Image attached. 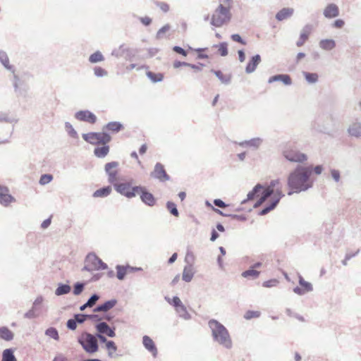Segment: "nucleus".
<instances>
[{
    "mask_svg": "<svg viewBox=\"0 0 361 361\" xmlns=\"http://www.w3.org/2000/svg\"><path fill=\"white\" fill-rule=\"evenodd\" d=\"M166 207L167 208V209L169 210V212L174 216H179V212L177 209V206L176 204L171 202V201H168L166 204Z\"/></svg>",
    "mask_w": 361,
    "mask_h": 361,
    "instance_id": "nucleus-45",
    "label": "nucleus"
},
{
    "mask_svg": "<svg viewBox=\"0 0 361 361\" xmlns=\"http://www.w3.org/2000/svg\"><path fill=\"white\" fill-rule=\"evenodd\" d=\"M283 156L289 161L304 163L307 160V156L295 148H287L283 151Z\"/></svg>",
    "mask_w": 361,
    "mask_h": 361,
    "instance_id": "nucleus-7",
    "label": "nucleus"
},
{
    "mask_svg": "<svg viewBox=\"0 0 361 361\" xmlns=\"http://www.w3.org/2000/svg\"><path fill=\"white\" fill-rule=\"evenodd\" d=\"M71 290V287L70 285L60 283H59L58 287L55 290V295L57 296L66 295L69 293Z\"/></svg>",
    "mask_w": 361,
    "mask_h": 361,
    "instance_id": "nucleus-30",
    "label": "nucleus"
},
{
    "mask_svg": "<svg viewBox=\"0 0 361 361\" xmlns=\"http://www.w3.org/2000/svg\"><path fill=\"white\" fill-rule=\"evenodd\" d=\"M146 74L148 78L153 82H159L164 79V75L161 73H156L152 71H147Z\"/></svg>",
    "mask_w": 361,
    "mask_h": 361,
    "instance_id": "nucleus-40",
    "label": "nucleus"
},
{
    "mask_svg": "<svg viewBox=\"0 0 361 361\" xmlns=\"http://www.w3.org/2000/svg\"><path fill=\"white\" fill-rule=\"evenodd\" d=\"M142 343L145 348L152 354L154 357H157L158 353L157 348L154 342L149 336H144L142 337Z\"/></svg>",
    "mask_w": 361,
    "mask_h": 361,
    "instance_id": "nucleus-20",
    "label": "nucleus"
},
{
    "mask_svg": "<svg viewBox=\"0 0 361 361\" xmlns=\"http://www.w3.org/2000/svg\"><path fill=\"white\" fill-rule=\"evenodd\" d=\"M119 163L116 161L108 162L104 165V171L108 176V182L114 184L117 181Z\"/></svg>",
    "mask_w": 361,
    "mask_h": 361,
    "instance_id": "nucleus-8",
    "label": "nucleus"
},
{
    "mask_svg": "<svg viewBox=\"0 0 361 361\" xmlns=\"http://www.w3.org/2000/svg\"><path fill=\"white\" fill-rule=\"evenodd\" d=\"M170 305L174 307L175 310L183 305L182 301L178 296H173L170 301Z\"/></svg>",
    "mask_w": 361,
    "mask_h": 361,
    "instance_id": "nucleus-59",
    "label": "nucleus"
},
{
    "mask_svg": "<svg viewBox=\"0 0 361 361\" xmlns=\"http://www.w3.org/2000/svg\"><path fill=\"white\" fill-rule=\"evenodd\" d=\"M94 73L99 78L106 76L108 74L107 71L100 66H95L94 68Z\"/></svg>",
    "mask_w": 361,
    "mask_h": 361,
    "instance_id": "nucleus-56",
    "label": "nucleus"
},
{
    "mask_svg": "<svg viewBox=\"0 0 361 361\" xmlns=\"http://www.w3.org/2000/svg\"><path fill=\"white\" fill-rule=\"evenodd\" d=\"M111 191H112L111 186H110V185L104 186V187H102V188L97 190L96 191H94L93 193V197H106L111 194Z\"/></svg>",
    "mask_w": 361,
    "mask_h": 361,
    "instance_id": "nucleus-26",
    "label": "nucleus"
},
{
    "mask_svg": "<svg viewBox=\"0 0 361 361\" xmlns=\"http://www.w3.org/2000/svg\"><path fill=\"white\" fill-rule=\"evenodd\" d=\"M8 192V187L0 185V204L4 207H8L11 203L16 202L15 197Z\"/></svg>",
    "mask_w": 361,
    "mask_h": 361,
    "instance_id": "nucleus-15",
    "label": "nucleus"
},
{
    "mask_svg": "<svg viewBox=\"0 0 361 361\" xmlns=\"http://www.w3.org/2000/svg\"><path fill=\"white\" fill-rule=\"evenodd\" d=\"M263 188V185L260 183H257L251 191H250L247 195V199L243 200L241 202V204H245L248 200H253L257 194L260 192V190Z\"/></svg>",
    "mask_w": 361,
    "mask_h": 361,
    "instance_id": "nucleus-25",
    "label": "nucleus"
},
{
    "mask_svg": "<svg viewBox=\"0 0 361 361\" xmlns=\"http://www.w3.org/2000/svg\"><path fill=\"white\" fill-rule=\"evenodd\" d=\"M331 176L332 178L336 182H339L341 179L340 171L337 169H331Z\"/></svg>",
    "mask_w": 361,
    "mask_h": 361,
    "instance_id": "nucleus-64",
    "label": "nucleus"
},
{
    "mask_svg": "<svg viewBox=\"0 0 361 361\" xmlns=\"http://www.w3.org/2000/svg\"><path fill=\"white\" fill-rule=\"evenodd\" d=\"M214 341L226 349H231L233 343L227 329L216 319H210L208 322Z\"/></svg>",
    "mask_w": 361,
    "mask_h": 361,
    "instance_id": "nucleus-2",
    "label": "nucleus"
},
{
    "mask_svg": "<svg viewBox=\"0 0 361 361\" xmlns=\"http://www.w3.org/2000/svg\"><path fill=\"white\" fill-rule=\"evenodd\" d=\"M104 128L109 131L118 133L123 128V126L118 121H111L108 123Z\"/></svg>",
    "mask_w": 361,
    "mask_h": 361,
    "instance_id": "nucleus-29",
    "label": "nucleus"
},
{
    "mask_svg": "<svg viewBox=\"0 0 361 361\" xmlns=\"http://www.w3.org/2000/svg\"><path fill=\"white\" fill-rule=\"evenodd\" d=\"M104 60V57L101 51H97L92 54L89 57V61L92 63H96Z\"/></svg>",
    "mask_w": 361,
    "mask_h": 361,
    "instance_id": "nucleus-41",
    "label": "nucleus"
},
{
    "mask_svg": "<svg viewBox=\"0 0 361 361\" xmlns=\"http://www.w3.org/2000/svg\"><path fill=\"white\" fill-rule=\"evenodd\" d=\"M231 19L230 6L226 7L220 4L212 16L210 24L214 27H219L228 23Z\"/></svg>",
    "mask_w": 361,
    "mask_h": 361,
    "instance_id": "nucleus-3",
    "label": "nucleus"
},
{
    "mask_svg": "<svg viewBox=\"0 0 361 361\" xmlns=\"http://www.w3.org/2000/svg\"><path fill=\"white\" fill-rule=\"evenodd\" d=\"M263 142V140L260 137H254L248 140H244L240 142H234L242 147H250L253 149H257Z\"/></svg>",
    "mask_w": 361,
    "mask_h": 361,
    "instance_id": "nucleus-17",
    "label": "nucleus"
},
{
    "mask_svg": "<svg viewBox=\"0 0 361 361\" xmlns=\"http://www.w3.org/2000/svg\"><path fill=\"white\" fill-rule=\"evenodd\" d=\"M140 190H137V195H140L141 201L149 207H153L156 204L157 200L154 195L149 192L145 187L139 185Z\"/></svg>",
    "mask_w": 361,
    "mask_h": 361,
    "instance_id": "nucleus-10",
    "label": "nucleus"
},
{
    "mask_svg": "<svg viewBox=\"0 0 361 361\" xmlns=\"http://www.w3.org/2000/svg\"><path fill=\"white\" fill-rule=\"evenodd\" d=\"M18 119L16 118H10L6 112L0 111V122H6L8 123H16Z\"/></svg>",
    "mask_w": 361,
    "mask_h": 361,
    "instance_id": "nucleus-43",
    "label": "nucleus"
},
{
    "mask_svg": "<svg viewBox=\"0 0 361 361\" xmlns=\"http://www.w3.org/2000/svg\"><path fill=\"white\" fill-rule=\"evenodd\" d=\"M339 15L338 7L334 4H329L324 10V16L327 18L337 17Z\"/></svg>",
    "mask_w": 361,
    "mask_h": 361,
    "instance_id": "nucleus-21",
    "label": "nucleus"
},
{
    "mask_svg": "<svg viewBox=\"0 0 361 361\" xmlns=\"http://www.w3.org/2000/svg\"><path fill=\"white\" fill-rule=\"evenodd\" d=\"M115 190L127 198L135 197L137 195V190H140L139 185L131 186L130 182L115 183L113 184Z\"/></svg>",
    "mask_w": 361,
    "mask_h": 361,
    "instance_id": "nucleus-6",
    "label": "nucleus"
},
{
    "mask_svg": "<svg viewBox=\"0 0 361 361\" xmlns=\"http://www.w3.org/2000/svg\"><path fill=\"white\" fill-rule=\"evenodd\" d=\"M52 180H53V176L51 174L45 173V174H42L40 176L39 183L40 185H44L46 184L49 183Z\"/></svg>",
    "mask_w": 361,
    "mask_h": 361,
    "instance_id": "nucleus-51",
    "label": "nucleus"
},
{
    "mask_svg": "<svg viewBox=\"0 0 361 361\" xmlns=\"http://www.w3.org/2000/svg\"><path fill=\"white\" fill-rule=\"evenodd\" d=\"M82 138L87 142L93 145H106L111 140V137L106 132L83 133Z\"/></svg>",
    "mask_w": 361,
    "mask_h": 361,
    "instance_id": "nucleus-5",
    "label": "nucleus"
},
{
    "mask_svg": "<svg viewBox=\"0 0 361 361\" xmlns=\"http://www.w3.org/2000/svg\"><path fill=\"white\" fill-rule=\"evenodd\" d=\"M106 348L108 350V355L110 357H113V353L117 350V346L114 341L110 340L106 345Z\"/></svg>",
    "mask_w": 361,
    "mask_h": 361,
    "instance_id": "nucleus-47",
    "label": "nucleus"
},
{
    "mask_svg": "<svg viewBox=\"0 0 361 361\" xmlns=\"http://www.w3.org/2000/svg\"><path fill=\"white\" fill-rule=\"evenodd\" d=\"M259 274L260 272L259 271H257L250 267L247 270L242 273V276L247 279L251 278L252 279H255L259 277Z\"/></svg>",
    "mask_w": 361,
    "mask_h": 361,
    "instance_id": "nucleus-37",
    "label": "nucleus"
},
{
    "mask_svg": "<svg viewBox=\"0 0 361 361\" xmlns=\"http://www.w3.org/2000/svg\"><path fill=\"white\" fill-rule=\"evenodd\" d=\"M195 270L192 264H188L184 267L182 275V279L188 283L190 282L194 276Z\"/></svg>",
    "mask_w": 361,
    "mask_h": 361,
    "instance_id": "nucleus-22",
    "label": "nucleus"
},
{
    "mask_svg": "<svg viewBox=\"0 0 361 361\" xmlns=\"http://www.w3.org/2000/svg\"><path fill=\"white\" fill-rule=\"evenodd\" d=\"M176 313L178 316L183 318L185 320H189L191 319V315L187 310L186 307L183 304L181 306L178 307L176 310Z\"/></svg>",
    "mask_w": 361,
    "mask_h": 361,
    "instance_id": "nucleus-35",
    "label": "nucleus"
},
{
    "mask_svg": "<svg viewBox=\"0 0 361 361\" xmlns=\"http://www.w3.org/2000/svg\"><path fill=\"white\" fill-rule=\"evenodd\" d=\"M75 118L80 121L94 124L97 122V116L89 110H81L75 114Z\"/></svg>",
    "mask_w": 361,
    "mask_h": 361,
    "instance_id": "nucleus-14",
    "label": "nucleus"
},
{
    "mask_svg": "<svg viewBox=\"0 0 361 361\" xmlns=\"http://www.w3.org/2000/svg\"><path fill=\"white\" fill-rule=\"evenodd\" d=\"M130 49L126 47L125 44H121L119 46V47L114 49L112 51L111 55L116 58H119V57L123 56L125 55V53H130Z\"/></svg>",
    "mask_w": 361,
    "mask_h": 361,
    "instance_id": "nucleus-32",
    "label": "nucleus"
},
{
    "mask_svg": "<svg viewBox=\"0 0 361 361\" xmlns=\"http://www.w3.org/2000/svg\"><path fill=\"white\" fill-rule=\"evenodd\" d=\"M211 72L213 73L222 83L228 85L231 82V77L224 75L221 71L212 69Z\"/></svg>",
    "mask_w": 361,
    "mask_h": 361,
    "instance_id": "nucleus-38",
    "label": "nucleus"
},
{
    "mask_svg": "<svg viewBox=\"0 0 361 361\" xmlns=\"http://www.w3.org/2000/svg\"><path fill=\"white\" fill-rule=\"evenodd\" d=\"M285 195L283 193L282 190H281V188H277L275 192V197L274 199L267 204L261 211L259 212L258 214L260 216H264L269 213L271 211L274 210L278 204L279 203L281 198H283Z\"/></svg>",
    "mask_w": 361,
    "mask_h": 361,
    "instance_id": "nucleus-9",
    "label": "nucleus"
},
{
    "mask_svg": "<svg viewBox=\"0 0 361 361\" xmlns=\"http://www.w3.org/2000/svg\"><path fill=\"white\" fill-rule=\"evenodd\" d=\"M102 145V147H95L94 149V154L98 158H104L109 152V146L106 144Z\"/></svg>",
    "mask_w": 361,
    "mask_h": 361,
    "instance_id": "nucleus-28",
    "label": "nucleus"
},
{
    "mask_svg": "<svg viewBox=\"0 0 361 361\" xmlns=\"http://www.w3.org/2000/svg\"><path fill=\"white\" fill-rule=\"evenodd\" d=\"M231 38L233 41L238 42L243 45L246 44V42L241 37L239 34H233L231 35Z\"/></svg>",
    "mask_w": 361,
    "mask_h": 361,
    "instance_id": "nucleus-63",
    "label": "nucleus"
},
{
    "mask_svg": "<svg viewBox=\"0 0 361 361\" xmlns=\"http://www.w3.org/2000/svg\"><path fill=\"white\" fill-rule=\"evenodd\" d=\"M0 62L6 69L14 73V66L9 63L8 56L4 51H0Z\"/></svg>",
    "mask_w": 361,
    "mask_h": 361,
    "instance_id": "nucleus-23",
    "label": "nucleus"
},
{
    "mask_svg": "<svg viewBox=\"0 0 361 361\" xmlns=\"http://www.w3.org/2000/svg\"><path fill=\"white\" fill-rule=\"evenodd\" d=\"M0 338L6 341H10L13 338V334L6 326L0 327Z\"/></svg>",
    "mask_w": 361,
    "mask_h": 361,
    "instance_id": "nucleus-31",
    "label": "nucleus"
},
{
    "mask_svg": "<svg viewBox=\"0 0 361 361\" xmlns=\"http://www.w3.org/2000/svg\"><path fill=\"white\" fill-rule=\"evenodd\" d=\"M77 322L74 317L73 319H69L66 322V326L68 329L74 331L77 328Z\"/></svg>",
    "mask_w": 361,
    "mask_h": 361,
    "instance_id": "nucleus-61",
    "label": "nucleus"
},
{
    "mask_svg": "<svg viewBox=\"0 0 361 361\" xmlns=\"http://www.w3.org/2000/svg\"><path fill=\"white\" fill-rule=\"evenodd\" d=\"M116 277L118 280L123 281L126 278L128 271L126 265L117 264L116 266Z\"/></svg>",
    "mask_w": 361,
    "mask_h": 361,
    "instance_id": "nucleus-34",
    "label": "nucleus"
},
{
    "mask_svg": "<svg viewBox=\"0 0 361 361\" xmlns=\"http://www.w3.org/2000/svg\"><path fill=\"white\" fill-rule=\"evenodd\" d=\"M308 36H307V33H300V39L297 41L296 42V45L298 47H301L302 46L305 41L308 39Z\"/></svg>",
    "mask_w": 361,
    "mask_h": 361,
    "instance_id": "nucleus-62",
    "label": "nucleus"
},
{
    "mask_svg": "<svg viewBox=\"0 0 361 361\" xmlns=\"http://www.w3.org/2000/svg\"><path fill=\"white\" fill-rule=\"evenodd\" d=\"M312 166L297 165L287 176L288 195L305 192L312 188L314 180L312 179Z\"/></svg>",
    "mask_w": 361,
    "mask_h": 361,
    "instance_id": "nucleus-1",
    "label": "nucleus"
},
{
    "mask_svg": "<svg viewBox=\"0 0 361 361\" xmlns=\"http://www.w3.org/2000/svg\"><path fill=\"white\" fill-rule=\"evenodd\" d=\"M65 128L68 134L73 138H78V135L76 130L73 128V126L69 122L65 123Z\"/></svg>",
    "mask_w": 361,
    "mask_h": 361,
    "instance_id": "nucleus-50",
    "label": "nucleus"
},
{
    "mask_svg": "<svg viewBox=\"0 0 361 361\" xmlns=\"http://www.w3.org/2000/svg\"><path fill=\"white\" fill-rule=\"evenodd\" d=\"M73 317L75 319L77 324H83L87 319H88L87 314H75Z\"/></svg>",
    "mask_w": 361,
    "mask_h": 361,
    "instance_id": "nucleus-55",
    "label": "nucleus"
},
{
    "mask_svg": "<svg viewBox=\"0 0 361 361\" xmlns=\"http://www.w3.org/2000/svg\"><path fill=\"white\" fill-rule=\"evenodd\" d=\"M85 286V284L83 282H76L73 286V293L75 295H79L83 291Z\"/></svg>",
    "mask_w": 361,
    "mask_h": 361,
    "instance_id": "nucleus-49",
    "label": "nucleus"
},
{
    "mask_svg": "<svg viewBox=\"0 0 361 361\" xmlns=\"http://www.w3.org/2000/svg\"><path fill=\"white\" fill-rule=\"evenodd\" d=\"M95 329L97 332L106 335L110 338H114L116 336L115 328H111L106 322H100L97 323L95 325Z\"/></svg>",
    "mask_w": 361,
    "mask_h": 361,
    "instance_id": "nucleus-16",
    "label": "nucleus"
},
{
    "mask_svg": "<svg viewBox=\"0 0 361 361\" xmlns=\"http://www.w3.org/2000/svg\"><path fill=\"white\" fill-rule=\"evenodd\" d=\"M278 283L279 281L276 279H273L263 282L262 286L266 288H271L276 286Z\"/></svg>",
    "mask_w": 361,
    "mask_h": 361,
    "instance_id": "nucleus-60",
    "label": "nucleus"
},
{
    "mask_svg": "<svg viewBox=\"0 0 361 361\" xmlns=\"http://www.w3.org/2000/svg\"><path fill=\"white\" fill-rule=\"evenodd\" d=\"M346 131L351 137L361 138V121L358 118L354 119L348 125Z\"/></svg>",
    "mask_w": 361,
    "mask_h": 361,
    "instance_id": "nucleus-12",
    "label": "nucleus"
},
{
    "mask_svg": "<svg viewBox=\"0 0 361 361\" xmlns=\"http://www.w3.org/2000/svg\"><path fill=\"white\" fill-rule=\"evenodd\" d=\"M215 47H219V52L221 56H226L228 55V44L226 42L219 43L218 45H214Z\"/></svg>",
    "mask_w": 361,
    "mask_h": 361,
    "instance_id": "nucleus-46",
    "label": "nucleus"
},
{
    "mask_svg": "<svg viewBox=\"0 0 361 361\" xmlns=\"http://www.w3.org/2000/svg\"><path fill=\"white\" fill-rule=\"evenodd\" d=\"M99 299V295L97 293H94L89 298L86 302L90 306V307H92Z\"/></svg>",
    "mask_w": 361,
    "mask_h": 361,
    "instance_id": "nucleus-57",
    "label": "nucleus"
},
{
    "mask_svg": "<svg viewBox=\"0 0 361 361\" xmlns=\"http://www.w3.org/2000/svg\"><path fill=\"white\" fill-rule=\"evenodd\" d=\"M1 361H17L12 348H7L3 351Z\"/></svg>",
    "mask_w": 361,
    "mask_h": 361,
    "instance_id": "nucleus-33",
    "label": "nucleus"
},
{
    "mask_svg": "<svg viewBox=\"0 0 361 361\" xmlns=\"http://www.w3.org/2000/svg\"><path fill=\"white\" fill-rule=\"evenodd\" d=\"M269 188H271L272 190H276L277 188H282V185L281 183L280 179H274L271 180L268 185Z\"/></svg>",
    "mask_w": 361,
    "mask_h": 361,
    "instance_id": "nucleus-58",
    "label": "nucleus"
},
{
    "mask_svg": "<svg viewBox=\"0 0 361 361\" xmlns=\"http://www.w3.org/2000/svg\"><path fill=\"white\" fill-rule=\"evenodd\" d=\"M281 82L285 85H292V79L288 74H277L270 77L268 80L269 83L274 82Z\"/></svg>",
    "mask_w": 361,
    "mask_h": 361,
    "instance_id": "nucleus-19",
    "label": "nucleus"
},
{
    "mask_svg": "<svg viewBox=\"0 0 361 361\" xmlns=\"http://www.w3.org/2000/svg\"><path fill=\"white\" fill-rule=\"evenodd\" d=\"M293 13V9L291 8H283L280 10L276 15V18L279 21H282L290 18Z\"/></svg>",
    "mask_w": 361,
    "mask_h": 361,
    "instance_id": "nucleus-24",
    "label": "nucleus"
},
{
    "mask_svg": "<svg viewBox=\"0 0 361 361\" xmlns=\"http://www.w3.org/2000/svg\"><path fill=\"white\" fill-rule=\"evenodd\" d=\"M171 29V26L169 24H166L162 27H161L157 32L156 38L157 39H160L164 37V34L168 32Z\"/></svg>",
    "mask_w": 361,
    "mask_h": 361,
    "instance_id": "nucleus-52",
    "label": "nucleus"
},
{
    "mask_svg": "<svg viewBox=\"0 0 361 361\" xmlns=\"http://www.w3.org/2000/svg\"><path fill=\"white\" fill-rule=\"evenodd\" d=\"M45 335L55 341H59V339L58 330L55 327H49L45 331Z\"/></svg>",
    "mask_w": 361,
    "mask_h": 361,
    "instance_id": "nucleus-42",
    "label": "nucleus"
},
{
    "mask_svg": "<svg viewBox=\"0 0 361 361\" xmlns=\"http://www.w3.org/2000/svg\"><path fill=\"white\" fill-rule=\"evenodd\" d=\"M260 62L261 56L259 54L252 56L245 67V73L247 74L253 73Z\"/></svg>",
    "mask_w": 361,
    "mask_h": 361,
    "instance_id": "nucleus-18",
    "label": "nucleus"
},
{
    "mask_svg": "<svg viewBox=\"0 0 361 361\" xmlns=\"http://www.w3.org/2000/svg\"><path fill=\"white\" fill-rule=\"evenodd\" d=\"M78 343L89 354H94L99 350V343L94 334L84 331L78 338Z\"/></svg>",
    "mask_w": 361,
    "mask_h": 361,
    "instance_id": "nucleus-4",
    "label": "nucleus"
},
{
    "mask_svg": "<svg viewBox=\"0 0 361 361\" xmlns=\"http://www.w3.org/2000/svg\"><path fill=\"white\" fill-rule=\"evenodd\" d=\"M260 314L261 313L259 311L247 310L244 314V318L247 320H250L252 318L259 317Z\"/></svg>",
    "mask_w": 361,
    "mask_h": 361,
    "instance_id": "nucleus-53",
    "label": "nucleus"
},
{
    "mask_svg": "<svg viewBox=\"0 0 361 361\" xmlns=\"http://www.w3.org/2000/svg\"><path fill=\"white\" fill-rule=\"evenodd\" d=\"M302 74L306 81L310 84H314L318 81L319 76L318 74L316 73H309L303 71Z\"/></svg>",
    "mask_w": 361,
    "mask_h": 361,
    "instance_id": "nucleus-39",
    "label": "nucleus"
},
{
    "mask_svg": "<svg viewBox=\"0 0 361 361\" xmlns=\"http://www.w3.org/2000/svg\"><path fill=\"white\" fill-rule=\"evenodd\" d=\"M97 256L94 253H89L85 260V264H89L94 270H97Z\"/></svg>",
    "mask_w": 361,
    "mask_h": 361,
    "instance_id": "nucleus-36",
    "label": "nucleus"
},
{
    "mask_svg": "<svg viewBox=\"0 0 361 361\" xmlns=\"http://www.w3.org/2000/svg\"><path fill=\"white\" fill-rule=\"evenodd\" d=\"M298 283L301 286H296L293 288V292L298 295H303L307 293L311 292L313 290V286L311 283L306 281L302 276H299Z\"/></svg>",
    "mask_w": 361,
    "mask_h": 361,
    "instance_id": "nucleus-13",
    "label": "nucleus"
},
{
    "mask_svg": "<svg viewBox=\"0 0 361 361\" xmlns=\"http://www.w3.org/2000/svg\"><path fill=\"white\" fill-rule=\"evenodd\" d=\"M117 303V300L116 299H111L109 300H106L103 304H102L104 312H106L111 309H112Z\"/></svg>",
    "mask_w": 361,
    "mask_h": 361,
    "instance_id": "nucleus-48",
    "label": "nucleus"
},
{
    "mask_svg": "<svg viewBox=\"0 0 361 361\" xmlns=\"http://www.w3.org/2000/svg\"><path fill=\"white\" fill-rule=\"evenodd\" d=\"M150 176L154 178L158 179L161 182L170 180V176L167 174L164 165L159 162L155 164L154 171L151 172Z\"/></svg>",
    "mask_w": 361,
    "mask_h": 361,
    "instance_id": "nucleus-11",
    "label": "nucleus"
},
{
    "mask_svg": "<svg viewBox=\"0 0 361 361\" xmlns=\"http://www.w3.org/2000/svg\"><path fill=\"white\" fill-rule=\"evenodd\" d=\"M19 82H20V78H18V75L14 74L13 75V87L15 89V91H16V92L18 93L20 95L25 97L27 90L26 89H24V90L19 89V87H18Z\"/></svg>",
    "mask_w": 361,
    "mask_h": 361,
    "instance_id": "nucleus-44",
    "label": "nucleus"
},
{
    "mask_svg": "<svg viewBox=\"0 0 361 361\" xmlns=\"http://www.w3.org/2000/svg\"><path fill=\"white\" fill-rule=\"evenodd\" d=\"M276 190H272L268 186L262 191V197H264L265 200H267L269 197L274 195L275 197Z\"/></svg>",
    "mask_w": 361,
    "mask_h": 361,
    "instance_id": "nucleus-54",
    "label": "nucleus"
},
{
    "mask_svg": "<svg viewBox=\"0 0 361 361\" xmlns=\"http://www.w3.org/2000/svg\"><path fill=\"white\" fill-rule=\"evenodd\" d=\"M336 47V42L332 39H324L319 42V47L326 51H331Z\"/></svg>",
    "mask_w": 361,
    "mask_h": 361,
    "instance_id": "nucleus-27",
    "label": "nucleus"
}]
</instances>
